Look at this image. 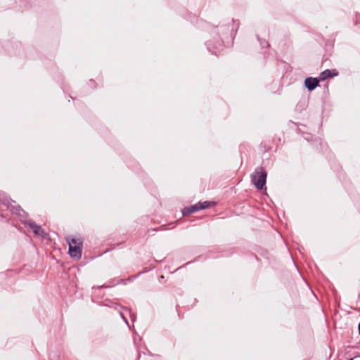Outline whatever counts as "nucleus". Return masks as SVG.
Segmentation results:
<instances>
[{
	"mask_svg": "<svg viewBox=\"0 0 360 360\" xmlns=\"http://www.w3.org/2000/svg\"><path fill=\"white\" fill-rule=\"evenodd\" d=\"M238 27L239 21L233 19L212 27L210 30L212 39L205 42L207 51L213 55L218 56L224 46L233 44Z\"/></svg>",
	"mask_w": 360,
	"mask_h": 360,
	"instance_id": "f257e3e1",
	"label": "nucleus"
},
{
	"mask_svg": "<svg viewBox=\"0 0 360 360\" xmlns=\"http://www.w3.org/2000/svg\"><path fill=\"white\" fill-rule=\"evenodd\" d=\"M66 240L69 246L68 253L70 257L76 259H80L83 249V241L82 239L70 236Z\"/></svg>",
	"mask_w": 360,
	"mask_h": 360,
	"instance_id": "f03ea898",
	"label": "nucleus"
},
{
	"mask_svg": "<svg viewBox=\"0 0 360 360\" xmlns=\"http://www.w3.org/2000/svg\"><path fill=\"white\" fill-rule=\"evenodd\" d=\"M266 178L267 172L263 167H257L251 175L252 183L259 191L262 190L265 187Z\"/></svg>",
	"mask_w": 360,
	"mask_h": 360,
	"instance_id": "7ed1b4c3",
	"label": "nucleus"
},
{
	"mask_svg": "<svg viewBox=\"0 0 360 360\" xmlns=\"http://www.w3.org/2000/svg\"><path fill=\"white\" fill-rule=\"evenodd\" d=\"M120 283L126 285L127 284V281L125 280H124V279H122V278H114V279H112V280L109 281L108 283L103 284L102 285L94 286L92 288L94 296V297H102L103 295H101L99 294V292H98L100 289L111 288V287L115 286V285H116L117 284H120Z\"/></svg>",
	"mask_w": 360,
	"mask_h": 360,
	"instance_id": "20e7f679",
	"label": "nucleus"
},
{
	"mask_svg": "<svg viewBox=\"0 0 360 360\" xmlns=\"http://www.w3.org/2000/svg\"><path fill=\"white\" fill-rule=\"evenodd\" d=\"M320 82L319 77H308L304 81V86L309 92H311L320 86Z\"/></svg>",
	"mask_w": 360,
	"mask_h": 360,
	"instance_id": "39448f33",
	"label": "nucleus"
},
{
	"mask_svg": "<svg viewBox=\"0 0 360 360\" xmlns=\"http://www.w3.org/2000/svg\"><path fill=\"white\" fill-rule=\"evenodd\" d=\"M339 75V72L336 69H326L322 71L319 77L320 81H324L328 79L333 78Z\"/></svg>",
	"mask_w": 360,
	"mask_h": 360,
	"instance_id": "423d86ee",
	"label": "nucleus"
},
{
	"mask_svg": "<svg viewBox=\"0 0 360 360\" xmlns=\"http://www.w3.org/2000/svg\"><path fill=\"white\" fill-rule=\"evenodd\" d=\"M22 223L24 225L27 226L29 228L32 229L35 235H39L40 230L41 229V226L37 225L34 221H32L22 220Z\"/></svg>",
	"mask_w": 360,
	"mask_h": 360,
	"instance_id": "0eeeda50",
	"label": "nucleus"
},
{
	"mask_svg": "<svg viewBox=\"0 0 360 360\" xmlns=\"http://www.w3.org/2000/svg\"><path fill=\"white\" fill-rule=\"evenodd\" d=\"M198 211H199V207L198 203H196L188 207H185L184 209H182L181 213L183 216H188Z\"/></svg>",
	"mask_w": 360,
	"mask_h": 360,
	"instance_id": "6e6552de",
	"label": "nucleus"
},
{
	"mask_svg": "<svg viewBox=\"0 0 360 360\" xmlns=\"http://www.w3.org/2000/svg\"><path fill=\"white\" fill-rule=\"evenodd\" d=\"M0 202L1 204L9 207L11 203H15V201L9 198L6 193L0 190Z\"/></svg>",
	"mask_w": 360,
	"mask_h": 360,
	"instance_id": "1a4fd4ad",
	"label": "nucleus"
},
{
	"mask_svg": "<svg viewBox=\"0 0 360 360\" xmlns=\"http://www.w3.org/2000/svg\"><path fill=\"white\" fill-rule=\"evenodd\" d=\"M98 304L100 306L112 307L115 309H123V307L120 304L115 303L112 300L108 299L105 300V302H98Z\"/></svg>",
	"mask_w": 360,
	"mask_h": 360,
	"instance_id": "9d476101",
	"label": "nucleus"
},
{
	"mask_svg": "<svg viewBox=\"0 0 360 360\" xmlns=\"http://www.w3.org/2000/svg\"><path fill=\"white\" fill-rule=\"evenodd\" d=\"M199 210H205L211 207L216 205L214 201H204L198 202Z\"/></svg>",
	"mask_w": 360,
	"mask_h": 360,
	"instance_id": "9b49d317",
	"label": "nucleus"
},
{
	"mask_svg": "<svg viewBox=\"0 0 360 360\" xmlns=\"http://www.w3.org/2000/svg\"><path fill=\"white\" fill-rule=\"evenodd\" d=\"M15 205H13V203H11L9 205V207H7L8 209H10L11 212L13 214H18L20 212H22V208L20 205H17L16 202L14 203Z\"/></svg>",
	"mask_w": 360,
	"mask_h": 360,
	"instance_id": "f8f14e48",
	"label": "nucleus"
},
{
	"mask_svg": "<svg viewBox=\"0 0 360 360\" xmlns=\"http://www.w3.org/2000/svg\"><path fill=\"white\" fill-rule=\"evenodd\" d=\"M257 39L259 42L262 49L267 48L269 46V41L264 39H261L258 34L257 35Z\"/></svg>",
	"mask_w": 360,
	"mask_h": 360,
	"instance_id": "ddd939ff",
	"label": "nucleus"
},
{
	"mask_svg": "<svg viewBox=\"0 0 360 360\" xmlns=\"http://www.w3.org/2000/svg\"><path fill=\"white\" fill-rule=\"evenodd\" d=\"M17 215L19 217L21 221L22 220L29 221L27 219L28 214L24 210H22V212H20Z\"/></svg>",
	"mask_w": 360,
	"mask_h": 360,
	"instance_id": "4468645a",
	"label": "nucleus"
},
{
	"mask_svg": "<svg viewBox=\"0 0 360 360\" xmlns=\"http://www.w3.org/2000/svg\"><path fill=\"white\" fill-rule=\"evenodd\" d=\"M303 138L307 141H314L313 140V136L312 134H309V133H304L303 134Z\"/></svg>",
	"mask_w": 360,
	"mask_h": 360,
	"instance_id": "2eb2a0df",
	"label": "nucleus"
},
{
	"mask_svg": "<svg viewBox=\"0 0 360 360\" xmlns=\"http://www.w3.org/2000/svg\"><path fill=\"white\" fill-rule=\"evenodd\" d=\"M126 310L129 311V316L131 320L134 322L136 320V314L132 312L131 310H129L127 308H124Z\"/></svg>",
	"mask_w": 360,
	"mask_h": 360,
	"instance_id": "dca6fc26",
	"label": "nucleus"
},
{
	"mask_svg": "<svg viewBox=\"0 0 360 360\" xmlns=\"http://www.w3.org/2000/svg\"><path fill=\"white\" fill-rule=\"evenodd\" d=\"M119 314L120 315V316L122 317V319H123V321L127 323V325L129 327V322H128V320L127 319V317L124 316V314H123L122 311H119Z\"/></svg>",
	"mask_w": 360,
	"mask_h": 360,
	"instance_id": "f3484780",
	"label": "nucleus"
},
{
	"mask_svg": "<svg viewBox=\"0 0 360 360\" xmlns=\"http://www.w3.org/2000/svg\"><path fill=\"white\" fill-rule=\"evenodd\" d=\"M39 236H41L42 238H46L48 233L41 228Z\"/></svg>",
	"mask_w": 360,
	"mask_h": 360,
	"instance_id": "a211bd4d",
	"label": "nucleus"
},
{
	"mask_svg": "<svg viewBox=\"0 0 360 360\" xmlns=\"http://www.w3.org/2000/svg\"><path fill=\"white\" fill-rule=\"evenodd\" d=\"M359 24H360V13H356L354 25H357Z\"/></svg>",
	"mask_w": 360,
	"mask_h": 360,
	"instance_id": "6ab92c4d",
	"label": "nucleus"
},
{
	"mask_svg": "<svg viewBox=\"0 0 360 360\" xmlns=\"http://www.w3.org/2000/svg\"><path fill=\"white\" fill-rule=\"evenodd\" d=\"M141 274V273H139L137 275H136V276H133V277H129V278H128V280H127V281H128L129 282H131V281H133L135 278H138Z\"/></svg>",
	"mask_w": 360,
	"mask_h": 360,
	"instance_id": "aec40b11",
	"label": "nucleus"
},
{
	"mask_svg": "<svg viewBox=\"0 0 360 360\" xmlns=\"http://www.w3.org/2000/svg\"><path fill=\"white\" fill-rule=\"evenodd\" d=\"M138 338H139V340L141 341V338L139 337V335L138 334L135 333L134 335V344H136V340H138Z\"/></svg>",
	"mask_w": 360,
	"mask_h": 360,
	"instance_id": "412c9836",
	"label": "nucleus"
},
{
	"mask_svg": "<svg viewBox=\"0 0 360 360\" xmlns=\"http://www.w3.org/2000/svg\"><path fill=\"white\" fill-rule=\"evenodd\" d=\"M138 338H139V340L141 341V338L139 337V335L138 334L135 333L134 335V344H136V340H138Z\"/></svg>",
	"mask_w": 360,
	"mask_h": 360,
	"instance_id": "4be33fe9",
	"label": "nucleus"
},
{
	"mask_svg": "<svg viewBox=\"0 0 360 360\" xmlns=\"http://www.w3.org/2000/svg\"><path fill=\"white\" fill-rule=\"evenodd\" d=\"M319 141H320L319 144L321 146V149L322 150L323 149V143H322V142L321 141L320 139H319ZM314 141L317 142L318 139H315Z\"/></svg>",
	"mask_w": 360,
	"mask_h": 360,
	"instance_id": "5701e85b",
	"label": "nucleus"
},
{
	"mask_svg": "<svg viewBox=\"0 0 360 360\" xmlns=\"http://www.w3.org/2000/svg\"><path fill=\"white\" fill-rule=\"evenodd\" d=\"M149 271V269H144L143 271H141V273H147Z\"/></svg>",
	"mask_w": 360,
	"mask_h": 360,
	"instance_id": "b1692460",
	"label": "nucleus"
},
{
	"mask_svg": "<svg viewBox=\"0 0 360 360\" xmlns=\"http://www.w3.org/2000/svg\"><path fill=\"white\" fill-rule=\"evenodd\" d=\"M358 331H359V334L360 335V322L358 324Z\"/></svg>",
	"mask_w": 360,
	"mask_h": 360,
	"instance_id": "393cba45",
	"label": "nucleus"
},
{
	"mask_svg": "<svg viewBox=\"0 0 360 360\" xmlns=\"http://www.w3.org/2000/svg\"><path fill=\"white\" fill-rule=\"evenodd\" d=\"M140 356H141V355H140V354L139 353V354H138V355H137V358H136V360H139V359H140Z\"/></svg>",
	"mask_w": 360,
	"mask_h": 360,
	"instance_id": "a878e982",
	"label": "nucleus"
},
{
	"mask_svg": "<svg viewBox=\"0 0 360 360\" xmlns=\"http://www.w3.org/2000/svg\"><path fill=\"white\" fill-rule=\"evenodd\" d=\"M153 262H155V263H159L160 262V261H158V260H157L155 259H153Z\"/></svg>",
	"mask_w": 360,
	"mask_h": 360,
	"instance_id": "bb28decb",
	"label": "nucleus"
},
{
	"mask_svg": "<svg viewBox=\"0 0 360 360\" xmlns=\"http://www.w3.org/2000/svg\"><path fill=\"white\" fill-rule=\"evenodd\" d=\"M347 360H354V359L353 358H350V359H349Z\"/></svg>",
	"mask_w": 360,
	"mask_h": 360,
	"instance_id": "cd10ccee",
	"label": "nucleus"
}]
</instances>
